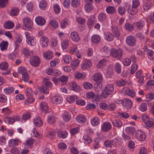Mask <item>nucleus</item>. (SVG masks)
<instances>
[{
  "instance_id": "1",
  "label": "nucleus",
  "mask_w": 154,
  "mask_h": 154,
  "mask_svg": "<svg viewBox=\"0 0 154 154\" xmlns=\"http://www.w3.org/2000/svg\"><path fill=\"white\" fill-rule=\"evenodd\" d=\"M23 28L25 30H30L33 25L32 21L28 17H26L23 19Z\"/></svg>"
},
{
  "instance_id": "2",
  "label": "nucleus",
  "mask_w": 154,
  "mask_h": 154,
  "mask_svg": "<svg viewBox=\"0 0 154 154\" xmlns=\"http://www.w3.org/2000/svg\"><path fill=\"white\" fill-rule=\"evenodd\" d=\"M110 52L111 54L114 57H118L119 58H121L123 51L122 50L120 49L117 50L115 48H112L111 49Z\"/></svg>"
},
{
  "instance_id": "3",
  "label": "nucleus",
  "mask_w": 154,
  "mask_h": 154,
  "mask_svg": "<svg viewBox=\"0 0 154 154\" xmlns=\"http://www.w3.org/2000/svg\"><path fill=\"white\" fill-rule=\"evenodd\" d=\"M114 88L113 85L111 84L107 85L105 87L104 92L107 95L112 94L114 91Z\"/></svg>"
},
{
  "instance_id": "4",
  "label": "nucleus",
  "mask_w": 154,
  "mask_h": 154,
  "mask_svg": "<svg viewBox=\"0 0 154 154\" xmlns=\"http://www.w3.org/2000/svg\"><path fill=\"white\" fill-rule=\"evenodd\" d=\"M135 137L138 140L141 141H144L146 138L144 133L143 131L139 130L136 132Z\"/></svg>"
},
{
  "instance_id": "5",
  "label": "nucleus",
  "mask_w": 154,
  "mask_h": 154,
  "mask_svg": "<svg viewBox=\"0 0 154 154\" xmlns=\"http://www.w3.org/2000/svg\"><path fill=\"white\" fill-rule=\"evenodd\" d=\"M136 39L134 37L132 36H129L127 38L126 43L130 46H133L135 45H136Z\"/></svg>"
},
{
  "instance_id": "6",
  "label": "nucleus",
  "mask_w": 154,
  "mask_h": 154,
  "mask_svg": "<svg viewBox=\"0 0 154 154\" xmlns=\"http://www.w3.org/2000/svg\"><path fill=\"white\" fill-rule=\"evenodd\" d=\"M124 106H127L128 108H131L132 106V102L128 99L124 98L123 100H119Z\"/></svg>"
},
{
  "instance_id": "7",
  "label": "nucleus",
  "mask_w": 154,
  "mask_h": 154,
  "mask_svg": "<svg viewBox=\"0 0 154 154\" xmlns=\"http://www.w3.org/2000/svg\"><path fill=\"white\" fill-rule=\"evenodd\" d=\"M52 103L55 104L60 103L62 101V97L59 95H55L51 98Z\"/></svg>"
},
{
  "instance_id": "8",
  "label": "nucleus",
  "mask_w": 154,
  "mask_h": 154,
  "mask_svg": "<svg viewBox=\"0 0 154 154\" xmlns=\"http://www.w3.org/2000/svg\"><path fill=\"white\" fill-rule=\"evenodd\" d=\"M27 43L31 46H34L35 44V41L33 38L30 37L27 32L25 33Z\"/></svg>"
},
{
  "instance_id": "9",
  "label": "nucleus",
  "mask_w": 154,
  "mask_h": 154,
  "mask_svg": "<svg viewBox=\"0 0 154 154\" xmlns=\"http://www.w3.org/2000/svg\"><path fill=\"white\" fill-rule=\"evenodd\" d=\"M40 63L39 58L36 57H34L30 59V63L33 66L36 67L38 66Z\"/></svg>"
},
{
  "instance_id": "10",
  "label": "nucleus",
  "mask_w": 154,
  "mask_h": 154,
  "mask_svg": "<svg viewBox=\"0 0 154 154\" xmlns=\"http://www.w3.org/2000/svg\"><path fill=\"white\" fill-rule=\"evenodd\" d=\"M112 126L110 123L106 122L103 123L102 127V130L104 132H107L111 128Z\"/></svg>"
},
{
  "instance_id": "11",
  "label": "nucleus",
  "mask_w": 154,
  "mask_h": 154,
  "mask_svg": "<svg viewBox=\"0 0 154 154\" xmlns=\"http://www.w3.org/2000/svg\"><path fill=\"white\" fill-rule=\"evenodd\" d=\"M144 25L145 22L143 20L139 21L134 23L135 26L138 30L142 29Z\"/></svg>"
},
{
  "instance_id": "12",
  "label": "nucleus",
  "mask_w": 154,
  "mask_h": 154,
  "mask_svg": "<svg viewBox=\"0 0 154 154\" xmlns=\"http://www.w3.org/2000/svg\"><path fill=\"white\" fill-rule=\"evenodd\" d=\"M70 37L75 42H78L80 40L79 34L75 31L71 33Z\"/></svg>"
},
{
  "instance_id": "13",
  "label": "nucleus",
  "mask_w": 154,
  "mask_h": 154,
  "mask_svg": "<svg viewBox=\"0 0 154 154\" xmlns=\"http://www.w3.org/2000/svg\"><path fill=\"white\" fill-rule=\"evenodd\" d=\"M35 21L36 23L39 25H43L45 23V19L41 17H38L35 18Z\"/></svg>"
},
{
  "instance_id": "14",
  "label": "nucleus",
  "mask_w": 154,
  "mask_h": 154,
  "mask_svg": "<svg viewBox=\"0 0 154 154\" xmlns=\"http://www.w3.org/2000/svg\"><path fill=\"white\" fill-rule=\"evenodd\" d=\"M41 109L43 112H46L48 111V108L46 103L45 102H42L40 105Z\"/></svg>"
},
{
  "instance_id": "15",
  "label": "nucleus",
  "mask_w": 154,
  "mask_h": 154,
  "mask_svg": "<svg viewBox=\"0 0 154 154\" xmlns=\"http://www.w3.org/2000/svg\"><path fill=\"white\" fill-rule=\"evenodd\" d=\"M20 142V140L17 139H11L8 142V145L11 147L16 146L18 145V142Z\"/></svg>"
},
{
  "instance_id": "16",
  "label": "nucleus",
  "mask_w": 154,
  "mask_h": 154,
  "mask_svg": "<svg viewBox=\"0 0 154 154\" xmlns=\"http://www.w3.org/2000/svg\"><path fill=\"white\" fill-rule=\"evenodd\" d=\"M128 12L129 14L134 15L137 12V8H135L132 6H129L128 9Z\"/></svg>"
},
{
  "instance_id": "17",
  "label": "nucleus",
  "mask_w": 154,
  "mask_h": 154,
  "mask_svg": "<svg viewBox=\"0 0 154 154\" xmlns=\"http://www.w3.org/2000/svg\"><path fill=\"white\" fill-rule=\"evenodd\" d=\"M125 94L129 96L133 97L135 95V91L132 90H130L128 88H125Z\"/></svg>"
},
{
  "instance_id": "18",
  "label": "nucleus",
  "mask_w": 154,
  "mask_h": 154,
  "mask_svg": "<svg viewBox=\"0 0 154 154\" xmlns=\"http://www.w3.org/2000/svg\"><path fill=\"white\" fill-rule=\"evenodd\" d=\"M41 46L42 47L45 48L48 46V39L47 38L42 37L41 39Z\"/></svg>"
},
{
  "instance_id": "19",
  "label": "nucleus",
  "mask_w": 154,
  "mask_h": 154,
  "mask_svg": "<svg viewBox=\"0 0 154 154\" xmlns=\"http://www.w3.org/2000/svg\"><path fill=\"white\" fill-rule=\"evenodd\" d=\"M92 66V64L90 61H85L81 64L82 68L84 70H85L88 68L91 67Z\"/></svg>"
},
{
  "instance_id": "20",
  "label": "nucleus",
  "mask_w": 154,
  "mask_h": 154,
  "mask_svg": "<svg viewBox=\"0 0 154 154\" xmlns=\"http://www.w3.org/2000/svg\"><path fill=\"white\" fill-rule=\"evenodd\" d=\"M76 121L79 123H84L86 121V119L82 115H79L76 118Z\"/></svg>"
},
{
  "instance_id": "21",
  "label": "nucleus",
  "mask_w": 154,
  "mask_h": 154,
  "mask_svg": "<svg viewBox=\"0 0 154 154\" xmlns=\"http://www.w3.org/2000/svg\"><path fill=\"white\" fill-rule=\"evenodd\" d=\"M19 11V10L18 8H13L11 10L10 14L11 16H16L18 14Z\"/></svg>"
},
{
  "instance_id": "22",
  "label": "nucleus",
  "mask_w": 154,
  "mask_h": 154,
  "mask_svg": "<svg viewBox=\"0 0 154 154\" xmlns=\"http://www.w3.org/2000/svg\"><path fill=\"white\" fill-rule=\"evenodd\" d=\"M34 122L35 125L38 127L42 126L43 125L42 122L39 116H37L34 119Z\"/></svg>"
},
{
  "instance_id": "23",
  "label": "nucleus",
  "mask_w": 154,
  "mask_h": 154,
  "mask_svg": "<svg viewBox=\"0 0 154 154\" xmlns=\"http://www.w3.org/2000/svg\"><path fill=\"white\" fill-rule=\"evenodd\" d=\"M26 95L29 98V102H30L31 100V102H32L34 100V99L32 98V91L30 89L27 88Z\"/></svg>"
},
{
  "instance_id": "24",
  "label": "nucleus",
  "mask_w": 154,
  "mask_h": 154,
  "mask_svg": "<svg viewBox=\"0 0 154 154\" xmlns=\"http://www.w3.org/2000/svg\"><path fill=\"white\" fill-rule=\"evenodd\" d=\"M125 131L128 134L131 135L135 132V129L134 127H129L126 128Z\"/></svg>"
},
{
  "instance_id": "25",
  "label": "nucleus",
  "mask_w": 154,
  "mask_h": 154,
  "mask_svg": "<svg viewBox=\"0 0 154 154\" xmlns=\"http://www.w3.org/2000/svg\"><path fill=\"white\" fill-rule=\"evenodd\" d=\"M71 89L72 90L76 92L79 91L80 89L79 86L77 85V84L75 82H72Z\"/></svg>"
},
{
  "instance_id": "26",
  "label": "nucleus",
  "mask_w": 154,
  "mask_h": 154,
  "mask_svg": "<svg viewBox=\"0 0 154 154\" xmlns=\"http://www.w3.org/2000/svg\"><path fill=\"white\" fill-rule=\"evenodd\" d=\"M100 41V36L97 35H93L91 37V41L92 42L98 43Z\"/></svg>"
},
{
  "instance_id": "27",
  "label": "nucleus",
  "mask_w": 154,
  "mask_h": 154,
  "mask_svg": "<svg viewBox=\"0 0 154 154\" xmlns=\"http://www.w3.org/2000/svg\"><path fill=\"white\" fill-rule=\"evenodd\" d=\"M14 26V24L12 21H8L5 23L4 27L6 29H11Z\"/></svg>"
},
{
  "instance_id": "28",
  "label": "nucleus",
  "mask_w": 154,
  "mask_h": 154,
  "mask_svg": "<svg viewBox=\"0 0 154 154\" xmlns=\"http://www.w3.org/2000/svg\"><path fill=\"white\" fill-rule=\"evenodd\" d=\"M94 80L95 81L101 80L103 79V76L100 73H96L93 75Z\"/></svg>"
},
{
  "instance_id": "29",
  "label": "nucleus",
  "mask_w": 154,
  "mask_h": 154,
  "mask_svg": "<svg viewBox=\"0 0 154 154\" xmlns=\"http://www.w3.org/2000/svg\"><path fill=\"white\" fill-rule=\"evenodd\" d=\"M53 54L52 51H48L44 54V57L47 60L51 59L53 57Z\"/></svg>"
},
{
  "instance_id": "30",
  "label": "nucleus",
  "mask_w": 154,
  "mask_h": 154,
  "mask_svg": "<svg viewBox=\"0 0 154 154\" xmlns=\"http://www.w3.org/2000/svg\"><path fill=\"white\" fill-rule=\"evenodd\" d=\"M106 11L109 14H113L116 13V9L113 6H109L106 8Z\"/></svg>"
},
{
  "instance_id": "31",
  "label": "nucleus",
  "mask_w": 154,
  "mask_h": 154,
  "mask_svg": "<svg viewBox=\"0 0 154 154\" xmlns=\"http://www.w3.org/2000/svg\"><path fill=\"white\" fill-rule=\"evenodd\" d=\"M112 123L114 126L119 128L122 125V122L119 120H114L112 121Z\"/></svg>"
},
{
  "instance_id": "32",
  "label": "nucleus",
  "mask_w": 154,
  "mask_h": 154,
  "mask_svg": "<svg viewBox=\"0 0 154 154\" xmlns=\"http://www.w3.org/2000/svg\"><path fill=\"white\" fill-rule=\"evenodd\" d=\"M34 141V139L30 138L26 140V143H25V145L29 148H31V146L32 145Z\"/></svg>"
},
{
  "instance_id": "33",
  "label": "nucleus",
  "mask_w": 154,
  "mask_h": 154,
  "mask_svg": "<svg viewBox=\"0 0 154 154\" xmlns=\"http://www.w3.org/2000/svg\"><path fill=\"white\" fill-rule=\"evenodd\" d=\"M105 39L108 41H112L114 38V35L111 33H108L105 35Z\"/></svg>"
},
{
  "instance_id": "34",
  "label": "nucleus",
  "mask_w": 154,
  "mask_h": 154,
  "mask_svg": "<svg viewBox=\"0 0 154 154\" xmlns=\"http://www.w3.org/2000/svg\"><path fill=\"white\" fill-rule=\"evenodd\" d=\"M99 122V119L97 116L95 117L91 121V124L94 126L97 125Z\"/></svg>"
},
{
  "instance_id": "35",
  "label": "nucleus",
  "mask_w": 154,
  "mask_h": 154,
  "mask_svg": "<svg viewBox=\"0 0 154 154\" xmlns=\"http://www.w3.org/2000/svg\"><path fill=\"white\" fill-rule=\"evenodd\" d=\"M63 118L66 122H68L70 119V116L68 112H65L63 115Z\"/></svg>"
},
{
  "instance_id": "36",
  "label": "nucleus",
  "mask_w": 154,
  "mask_h": 154,
  "mask_svg": "<svg viewBox=\"0 0 154 154\" xmlns=\"http://www.w3.org/2000/svg\"><path fill=\"white\" fill-rule=\"evenodd\" d=\"M118 115L121 116L124 119H128V118L130 116L128 113L127 112H117Z\"/></svg>"
},
{
  "instance_id": "37",
  "label": "nucleus",
  "mask_w": 154,
  "mask_h": 154,
  "mask_svg": "<svg viewBox=\"0 0 154 154\" xmlns=\"http://www.w3.org/2000/svg\"><path fill=\"white\" fill-rule=\"evenodd\" d=\"M147 109V104L145 103H143L140 106L139 109L141 111L144 112Z\"/></svg>"
},
{
  "instance_id": "38",
  "label": "nucleus",
  "mask_w": 154,
  "mask_h": 154,
  "mask_svg": "<svg viewBox=\"0 0 154 154\" xmlns=\"http://www.w3.org/2000/svg\"><path fill=\"white\" fill-rule=\"evenodd\" d=\"M14 90V89L13 87H8L4 89L3 91L6 94H8L12 93Z\"/></svg>"
},
{
  "instance_id": "39",
  "label": "nucleus",
  "mask_w": 154,
  "mask_h": 154,
  "mask_svg": "<svg viewBox=\"0 0 154 154\" xmlns=\"http://www.w3.org/2000/svg\"><path fill=\"white\" fill-rule=\"evenodd\" d=\"M125 27L126 29L129 31H132L133 29V26L129 23H126Z\"/></svg>"
},
{
  "instance_id": "40",
  "label": "nucleus",
  "mask_w": 154,
  "mask_h": 154,
  "mask_svg": "<svg viewBox=\"0 0 154 154\" xmlns=\"http://www.w3.org/2000/svg\"><path fill=\"white\" fill-rule=\"evenodd\" d=\"M138 68L137 65L134 63L131 66V74H134L137 70Z\"/></svg>"
},
{
  "instance_id": "41",
  "label": "nucleus",
  "mask_w": 154,
  "mask_h": 154,
  "mask_svg": "<svg viewBox=\"0 0 154 154\" xmlns=\"http://www.w3.org/2000/svg\"><path fill=\"white\" fill-rule=\"evenodd\" d=\"M135 37L141 40H144L145 38L144 35L140 32L137 33L136 34Z\"/></svg>"
},
{
  "instance_id": "42",
  "label": "nucleus",
  "mask_w": 154,
  "mask_h": 154,
  "mask_svg": "<svg viewBox=\"0 0 154 154\" xmlns=\"http://www.w3.org/2000/svg\"><path fill=\"white\" fill-rule=\"evenodd\" d=\"M8 43L7 42L3 41V42L0 44V47L2 51H4L6 49V47L8 46Z\"/></svg>"
},
{
  "instance_id": "43",
  "label": "nucleus",
  "mask_w": 154,
  "mask_h": 154,
  "mask_svg": "<svg viewBox=\"0 0 154 154\" xmlns=\"http://www.w3.org/2000/svg\"><path fill=\"white\" fill-rule=\"evenodd\" d=\"M95 21V17L94 15H93L91 16L90 18L89 19L88 22V24L89 25L91 26L94 24Z\"/></svg>"
},
{
  "instance_id": "44",
  "label": "nucleus",
  "mask_w": 154,
  "mask_h": 154,
  "mask_svg": "<svg viewBox=\"0 0 154 154\" xmlns=\"http://www.w3.org/2000/svg\"><path fill=\"white\" fill-rule=\"evenodd\" d=\"M79 64V60L76 59L74 60V61H73L71 63V66L72 68L73 69H75V67L78 66Z\"/></svg>"
},
{
  "instance_id": "45",
  "label": "nucleus",
  "mask_w": 154,
  "mask_h": 154,
  "mask_svg": "<svg viewBox=\"0 0 154 154\" xmlns=\"http://www.w3.org/2000/svg\"><path fill=\"white\" fill-rule=\"evenodd\" d=\"M112 31L113 33L115 34V37H119L120 36V33L118 28L114 27L112 28Z\"/></svg>"
},
{
  "instance_id": "46",
  "label": "nucleus",
  "mask_w": 154,
  "mask_h": 154,
  "mask_svg": "<svg viewBox=\"0 0 154 154\" xmlns=\"http://www.w3.org/2000/svg\"><path fill=\"white\" fill-rule=\"evenodd\" d=\"M83 86L84 88L88 90L91 89L93 87L92 85L88 82H84Z\"/></svg>"
},
{
  "instance_id": "47",
  "label": "nucleus",
  "mask_w": 154,
  "mask_h": 154,
  "mask_svg": "<svg viewBox=\"0 0 154 154\" xmlns=\"http://www.w3.org/2000/svg\"><path fill=\"white\" fill-rule=\"evenodd\" d=\"M93 7L92 6L91 3H87L85 5V8L86 11L90 12L92 10Z\"/></svg>"
},
{
  "instance_id": "48",
  "label": "nucleus",
  "mask_w": 154,
  "mask_h": 154,
  "mask_svg": "<svg viewBox=\"0 0 154 154\" xmlns=\"http://www.w3.org/2000/svg\"><path fill=\"white\" fill-rule=\"evenodd\" d=\"M8 63L5 62L2 63L0 65V68L3 70L7 69L8 68Z\"/></svg>"
},
{
  "instance_id": "49",
  "label": "nucleus",
  "mask_w": 154,
  "mask_h": 154,
  "mask_svg": "<svg viewBox=\"0 0 154 154\" xmlns=\"http://www.w3.org/2000/svg\"><path fill=\"white\" fill-rule=\"evenodd\" d=\"M106 61L105 59H102L100 61L97 65V68H102L103 66L105 65V63Z\"/></svg>"
},
{
  "instance_id": "50",
  "label": "nucleus",
  "mask_w": 154,
  "mask_h": 154,
  "mask_svg": "<svg viewBox=\"0 0 154 154\" xmlns=\"http://www.w3.org/2000/svg\"><path fill=\"white\" fill-rule=\"evenodd\" d=\"M106 72L107 76H110L113 74V69L112 67L110 66H108L106 70Z\"/></svg>"
},
{
  "instance_id": "51",
  "label": "nucleus",
  "mask_w": 154,
  "mask_h": 154,
  "mask_svg": "<svg viewBox=\"0 0 154 154\" xmlns=\"http://www.w3.org/2000/svg\"><path fill=\"white\" fill-rule=\"evenodd\" d=\"M61 45L63 49H66L69 45V41L66 40L63 41L61 43Z\"/></svg>"
},
{
  "instance_id": "52",
  "label": "nucleus",
  "mask_w": 154,
  "mask_h": 154,
  "mask_svg": "<svg viewBox=\"0 0 154 154\" xmlns=\"http://www.w3.org/2000/svg\"><path fill=\"white\" fill-rule=\"evenodd\" d=\"M115 69L116 72L118 74L120 73L121 72V66L120 64L118 63H116L115 66Z\"/></svg>"
},
{
  "instance_id": "53",
  "label": "nucleus",
  "mask_w": 154,
  "mask_h": 154,
  "mask_svg": "<svg viewBox=\"0 0 154 154\" xmlns=\"http://www.w3.org/2000/svg\"><path fill=\"white\" fill-rule=\"evenodd\" d=\"M80 3L79 0H72V5L74 7L79 6Z\"/></svg>"
},
{
  "instance_id": "54",
  "label": "nucleus",
  "mask_w": 154,
  "mask_h": 154,
  "mask_svg": "<svg viewBox=\"0 0 154 154\" xmlns=\"http://www.w3.org/2000/svg\"><path fill=\"white\" fill-rule=\"evenodd\" d=\"M68 77L66 76H62L59 77V80L64 84L66 83L67 81Z\"/></svg>"
},
{
  "instance_id": "55",
  "label": "nucleus",
  "mask_w": 154,
  "mask_h": 154,
  "mask_svg": "<svg viewBox=\"0 0 154 154\" xmlns=\"http://www.w3.org/2000/svg\"><path fill=\"white\" fill-rule=\"evenodd\" d=\"M76 20L79 23L81 24H83L86 21V20L85 19L81 17H77L76 19Z\"/></svg>"
},
{
  "instance_id": "56",
  "label": "nucleus",
  "mask_w": 154,
  "mask_h": 154,
  "mask_svg": "<svg viewBox=\"0 0 154 154\" xmlns=\"http://www.w3.org/2000/svg\"><path fill=\"white\" fill-rule=\"evenodd\" d=\"M5 121L7 122L9 124H13L14 122V120L13 117H6L5 118Z\"/></svg>"
},
{
  "instance_id": "57",
  "label": "nucleus",
  "mask_w": 154,
  "mask_h": 154,
  "mask_svg": "<svg viewBox=\"0 0 154 154\" xmlns=\"http://www.w3.org/2000/svg\"><path fill=\"white\" fill-rule=\"evenodd\" d=\"M67 135V132H59L57 134L58 137L60 138H64L66 137Z\"/></svg>"
},
{
  "instance_id": "58",
  "label": "nucleus",
  "mask_w": 154,
  "mask_h": 154,
  "mask_svg": "<svg viewBox=\"0 0 154 154\" xmlns=\"http://www.w3.org/2000/svg\"><path fill=\"white\" fill-rule=\"evenodd\" d=\"M118 10L119 14L121 15L124 14L126 11L125 8L122 6L119 7Z\"/></svg>"
},
{
  "instance_id": "59",
  "label": "nucleus",
  "mask_w": 154,
  "mask_h": 154,
  "mask_svg": "<svg viewBox=\"0 0 154 154\" xmlns=\"http://www.w3.org/2000/svg\"><path fill=\"white\" fill-rule=\"evenodd\" d=\"M46 2L45 1H42L39 3V8L42 10H44L46 6Z\"/></svg>"
},
{
  "instance_id": "60",
  "label": "nucleus",
  "mask_w": 154,
  "mask_h": 154,
  "mask_svg": "<svg viewBox=\"0 0 154 154\" xmlns=\"http://www.w3.org/2000/svg\"><path fill=\"white\" fill-rule=\"evenodd\" d=\"M69 24V21L67 19L64 20L61 23L60 26L62 28H65Z\"/></svg>"
},
{
  "instance_id": "61",
  "label": "nucleus",
  "mask_w": 154,
  "mask_h": 154,
  "mask_svg": "<svg viewBox=\"0 0 154 154\" xmlns=\"http://www.w3.org/2000/svg\"><path fill=\"white\" fill-rule=\"evenodd\" d=\"M48 122L50 124H53L55 122V119L54 117L53 116H49L48 119Z\"/></svg>"
},
{
  "instance_id": "62",
  "label": "nucleus",
  "mask_w": 154,
  "mask_h": 154,
  "mask_svg": "<svg viewBox=\"0 0 154 154\" xmlns=\"http://www.w3.org/2000/svg\"><path fill=\"white\" fill-rule=\"evenodd\" d=\"M106 15L105 14L102 13L100 14L98 17L99 20L100 21L104 20L106 18Z\"/></svg>"
},
{
  "instance_id": "63",
  "label": "nucleus",
  "mask_w": 154,
  "mask_h": 154,
  "mask_svg": "<svg viewBox=\"0 0 154 154\" xmlns=\"http://www.w3.org/2000/svg\"><path fill=\"white\" fill-rule=\"evenodd\" d=\"M50 24L54 28H57L58 26V23L55 20H51Z\"/></svg>"
},
{
  "instance_id": "64",
  "label": "nucleus",
  "mask_w": 154,
  "mask_h": 154,
  "mask_svg": "<svg viewBox=\"0 0 154 154\" xmlns=\"http://www.w3.org/2000/svg\"><path fill=\"white\" fill-rule=\"evenodd\" d=\"M123 63L125 66H128L131 63V60L129 58H125L123 61Z\"/></svg>"
}]
</instances>
